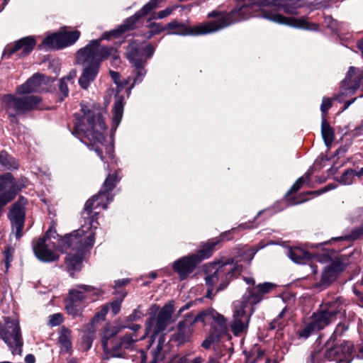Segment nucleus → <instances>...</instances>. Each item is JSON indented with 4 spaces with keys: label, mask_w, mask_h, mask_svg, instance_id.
<instances>
[{
    "label": "nucleus",
    "mask_w": 363,
    "mask_h": 363,
    "mask_svg": "<svg viewBox=\"0 0 363 363\" xmlns=\"http://www.w3.org/2000/svg\"><path fill=\"white\" fill-rule=\"evenodd\" d=\"M94 220L90 221V226L82 225L70 234L60 238L55 224L51 225L44 236L40 238L33 246L36 257L44 262L57 260V251L67 253L65 264L68 271L79 270L86 251L92 247L94 243V233L90 228L94 226Z\"/></svg>",
    "instance_id": "obj_1"
},
{
    "label": "nucleus",
    "mask_w": 363,
    "mask_h": 363,
    "mask_svg": "<svg viewBox=\"0 0 363 363\" xmlns=\"http://www.w3.org/2000/svg\"><path fill=\"white\" fill-rule=\"evenodd\" d=\"M152 20L155 19L151 17L148 18L144 28L138 30L135 34V36L143 37L144 40L140 42L138 40H131L128 42V45L126 47V58L132 67H133V73L135 74L130 88L143 82L147 72L145 66L147 64L148 60L153 56L155 51V47L152 43L143 45L144 43L150 40L155 35L168 30L167 24L164 26L162 23H156L152 21Z\"/></svg>",
    "instance_id": "obj_2"
},
{
    "label": "nucleus",
    "mask_w": 363,
    "mask_h": 363,
    "mask_svg": "<svg viewBox=\"0 0 363 363\" xmlns=\"http://www.w3.org/2000/svg\"><path fill=\"white\" fill-rule=\"evenodd\" d=\"M196 320H202L204 324L211 325L210 332L201 346L206 350L213 346L215 355L222 363H227L233 354V347L225 317L216 310L208 308L200 312Z\"/></svg>",
    "instance_id": "obj_3"
},
{
    "label": "nucleus",
    "mask_w": 363,
    "mask_h": 363,
    "mask_svg": "<svg viewBox=\"0 0 363 363\" xmlns=\"http://www.w3.org/2000/svg\"><path fill=\"white\" fill-rule=\"evenodd\" d=\"M246 8L247 6L237 7L229 12L213 10L208 13L207 17L208 18H217L216 20L194 26H188L184 23L174 20L167 24L168 34L196 36L217 32L243 19V12Z\"/></svg>",
    "instance_id": "obj_4"
},
{
    "label": "nucleus",
    "mask_w": 363,
    "mask_h": 363,
    "mask_svg": "<svg viewBox=\"0 0 363 363\" xmlns=\"http://www.w3.org/2000/svg\"><path fill=\"white\" fill-rule=\"evenodd\" d=\"M111 50L110 48H103L99 55L94 52L91 48L84 47L77 51V63L83 67L78 80L79 85L82 89H87L90 84L96 79L101 62L110 57Z\"/></svg>",
    "instance_id": "obj_5"
},
{
    "label": "nucleus",
    "mask_w": 363,
    "mask_h": 363,
    "mask_svg": "<svg viewBox=\"0 0 363 363\" xmlns=\"http://www.w3.org/2000/svg\"><path fill=\"white\" fill-rule=\"evenodd\" d=\"M82 111L84 113L88 126L84 130L80 128L78 125H75L73 133L86 138L96 155L103 160V150L98 145H103L106 141L104 131L107 127L104 118L99 112L96 113L94 111L84 108H82Z\"/></svg>",
    "instance_id": "obj_6"
},
{
    "label": "nucleus",
    "mask_w": 363,
    "mask_h": 363,
    "mask_svg": "<svg viewBox=\"0 0 363 363\" xmlns=\"http://www.w3.org/2000/svg\"><path fill=\"white\" fill-rule=\"evenodd\" d=\"M241 267L233 263L231 260L218 262L212 264L208 269L205 277L208 286L218 285L217 291L227 287L230 281L241 272Z\"/></svg>",
    "instance_id": "obj_7"
},
{
    "label": "nucleus",
    "mask_w": 363,
    "mask_h": 363,
    "mask_svg": "<svg viewBox=\"0 0 363 363\" xmlns=\"http://www.w3.org/2000/svg\"><path fill=\"white\" fill-rule=\"evenodd\" d=\"M101 294L99 289L89 285L81 284L69 290V299L66 301L65 309L73 318L80 316L83 309L89 302Z\"/></svg>",
    "instance_id": "obj_8"
},
{
    "label": "nucleus",
    "mask_w": 363,
    "mask_h": 363,
    "mask_svg": "<svg viewBox=\"0 0 363 363\" xmlns=\"http://www.w3.org/2000/svg\"><path fill=\"white\" fill-rule=\"evenodd\" d=\"M116 183H104L103 186L100 189L99 192L92 196L91 199H89L84 205V211L82 216L85 220V224L84 225L90 226V221L93 219L94 220V226L90 228V231H93V228L96 229L98 221L96 215L98 212L94 213V216H91L90 214L93 210L98 208L106 209L108 203L111 202L113 199L115 193H113L116 189Z\"/></svg>",
    "instance_id": "obj_9"
},
{
    "label": "nucleus",
    "mask_w": 363,
    "mask_h": 363,
    "mask_svg": "<svg viewBox=\"0 0 363 363\" xmlns=\"http://www.w3.org/2000/svg\"><path fill=\"white\" fill-rule=\"evenodd\" d=\"M353 345L344 341L340 345L325 350H314L310 357V363H350L352 360ZM308 363H309L308 362Z\"/></svg>",
    "instance_id": "obj_10"
},
{
    "label": "nucleus",
    "mask_w": 363,
    "mask_h": 363,
    "mask_svg": "<svg viewBox=\"0 0 363 363\" xmlns=\"http://www.w3.org/2000/svg\"><path fill=\"white\" fill-rule=\"evenodd\" d=\"M42 98L36 95L18 97L14 94H4L1 98L3 107L6 113L26 115L38 108Z\"/></svg>",
    "instance_id": "obj_11"
},
{
    "label": "nucleus",
    "mask_w": 363,
    "mask_h": 363,
    "mask_svg": "<svg viewBox=\"0 0 363 363\" xmlns=\"http://www.w3.org/2000/svg\"><path fill=\"white\" fill-rule=\"evenodd\" d=\"M81 32L78 30L67 31L60 30L45 36L38 45V50H59L74 45L79 38Z\"/></svg>",
    "instance_id": "obj_12"
},
{
    "label": "nucleus",
    "mask_w": 363,
    "mask_h": 363,
    "mask_svg": "<svg viewBox=\"0 0 363 363\" xmlns=\"http://www.w3.org/2000/svg\"><path fill=\"white\" fill-rule=\"evenodd\" d=\"M0 337L13 355H22L23 342L18 320L7 318L4 326L0 327Z\"/></svg>",
    "instance_id": "obj_13"
},
{
    "label": "nucleus",
    "mask_w": 363,
    "mask_h": 363,
    "mask_svg": "<svg viewBox=\"0 0 363 363\" xmlns=\"http://www.w3.org/2000/svg\"><path fill=\"white\" fill-rule=\"evenodd\" d=\"M342 298L336 297L334 301H325V308L313 314L310 321L318 332L332 323L342 310Z\"/></svg>",
    "instance_id": "obj_14"
},
{
    "label": "nucleus",
    "mask_w": 363,
    "mask_h": 363,
    "mask_svg": "<svg viewBox=\"0 0 363 363\" xmlns=\"http://www.w3.org/2000/svg\"><path fill=\"white\" fill-rule=\"evenodd\" d=\"M262 15L265 18L280 24L309 31L319 30V25L318 23L310 22L305 17H285L279 13L276 9H264L262 10Z\"/></svg>",
    "instance_id": "obj_15"
},
{
    "label": "nucleus",
    "mask_w": 363,
    "mask_h": 363,
    "mask_svg": "<svg viewBox=\"0 0 363 363\" xmlns=\"http://www.w3.org/2000/svg\"><path fill=\"white\" fill-rule=\"evenodd\" d=\"M360 86L363 91V67L362 69L350 67L345 79L340 83V93L333 99L340 101L341 96L352 95Z\"/></svg>",
    "instance_id": "obj_16"
},
{
    "label": "nucleus",
    "mask_w": 363,
    "mask_h": 363,
    "mask_svg": "<svg viewBox=\"0 0 363 363\" xmlns=\"http://www.w3.org/2000/svg\"><path fill=\"white\" fill-rule=\"evenodd\" d=\"M28 201L23 196H20L18 199L13 203L11 209L8 213V218L11 225L12 232L15 233L17 239L23 236V229L26 219V206Z\"/></svg>",
    "instance_id": "obj_17"
},
{
    "label": "nucleus",
    "mask_w": 363,
    "mask_h": 363,
    "mask_svg": "<svg viewBox=\"0 0 363 363\" xmlns=\"http://www.w3.org/2000/svg\"><path fill=\"white\" fill-rule=\"evenodd\" d=\"M250 305L248 301L242 298L241 301L235 303V309L233 312V320L230 324L233 333L235 336H238L247 331L250 320V316L253 313L252 306L251 307V313L247 314L245 309Z\"/></svg>",
    "instance_id": "obj_18"
},
{
    "label": "nucleus",
    "mask_w": 363,
    "mask_h": 363,
    "mask_svg": "<svg viewBox=\"0 0 363 363\" xmlns=\"http://www.w3.org/2000/svg\"><path fill=\"white\" fill-rule=\"evenodd\" d=\"M250 305L248 301L242 298L241 301L235 303V309L233 312V320L230 324L233 333L235 336H238L247 331L250 320V316L253 313L252 306L251 307V313L247 314L245 309Z\"/></svg>",
    "instance_id": "obj_19"
},
{
    "label": "nucleus",
    "mask_w": 363,
    "mask_h": 363,
    "mask_svg": "<svg viewBox=\"0 0 363 363\" xmlns=\"http://www.w3.org/2000/svg\"><path fill=\"white\" fill-rule=\"evenodd\" d=\"M138 340L137 335L126 334L119 339L113 341L108 348L104 350V353L109 357L125 358L126 350H133L135 343Z\"/></svg>",
    "instance_id": "obj_20"
},
{
    "label": "nucleus",
    "mask_w": 363,
    "mask_h": 363,
    "mask_svg": "<svg viewBox=\"0 0 363 363\" xmlns=\"http://www.w3.org/2000/svg\"><path fill=\"white\" fill-rule=\"evenodd\" d=\"M302 184L303 183H294L291 189L286 192L285 195V199L289 202V205H297L302 203L308 200L307 196L310 194L318 196L328 191L335 189L337 186L336 184L333 183H330L329 184H328L323 188H321L319 190L313 191H306L304 193H301L298 195H294L301 189Z\"/></svg>",
    "instance_id": "obj_21"
},
{
    "label": "nucleus",
    "mask_w": 363,
    "mask_h": 363,
    "mask_svg": "<svg viewBox=\"0 0 363 363\" xmlns=\"http://www.w3.org/2000/svg\"><path fill=\"white\" fill-rule=\"evenodd\" d=\"M346 267V264L340 259L337 258L326 266L322 273L320 281L315 284L316 287L324 289L333 282L339 273Z\"/></svg>",
    "instance_id": "obj_22"
},
{
    "label": "nucleus",
    "mask_w": 363,
    "mask_h": 363,
    "mask_svg": "<svg viewBox=\"0 0 363 363\" xmlns=\"http://www.w3.org/2000/svg\"><path fill=\"white\" fill-rule=\"evenodd\" d=\"M36 45V40L33 36L23 37L17 40L14 45H9L4 50L3 57L10 58L11 55L19 50H22L19 55L21 57H26L30 54Z\"/></svg>",
    "instance_id": "obj_23"
},
{
    "label": "nucleus",
    "mask_w": 363,
    "mask_h": 363,
    "mask_svg": "<svg viewBox=\"0 0 363 363\" xmlns=\"http://www.w3.org/2000/svg\"><path fill=\"white\" fill-rule=\"evenodd\" d=\"M174 313V307L172 303L165 304L158 313L155 320V324L151 328L152 335L154 337L160 335L166 330L170 323L172 315Z\"/></svg>",
    "instance_id": "obj_24"
},
{
    "label": "nucleus",
    "mask_w": 363,
    "mask_h": 363,
    "mask_svg": "<svg viewBox=\"0 0 363 363\" xmlns=\"http://www.w3.org/2000/svg\"><path fill=\"white\" fill-rule=\"evenodd\" d=\"M274 287L275 284L270 282L259 284L256 288L248 289L242 296L243 300L248 301L251 306L255 305L262 300L263 294L269 292Z\"/></svg>",
    "instance_id": "obj_25"
},
{
    "label": "nucleus",
    "mask_w": 363,
    "mask_h": 363,
    "mask_svg": "<svg viewBox=\"0 0 363 363\" xmlns=\"http://www.w3.org/2000/svg\"><path fill=\"white\" fill-rule=\"evenodd\" d=\"M195 258L196 256L189 255L174 262L173 269L178 273L181 279H184L187 275L191 273L196 268L198 263L195 260Z\"/></svg>",
    "instance_id": "obj_26"
},
{
    "label": "nucleus",
    "mask_w": 363,
    "mask_h": 363,
    "mask_svg": "<svg viewBox=\"0 0 363 363\" xmlns=\"http://www.w3.org/2000/svg\"><path fill=\"white\" fill-rule=\"evenodd\" d=\"M20 190L16 183H0V214L3 208L13 200Z\"/></svg>",
    "instance_id": "obj_27"
},
{
    "label": "nucleus",
    "mask_w": 363,
    "mask_h": 363,
    "mask_svg": "<svg viewBox=\"0 0 363 363\" xmlns=\"http://www.w3.org/2000/svg\"><path fill=\"white\" fill-rule=\"evenodd\" d=\"M198 313L197 315H199ZM196 315L194 320L186 318L180 321L178 324L177 332L174 334L175 339L181 344L189 341L193 331V325L196 322H202V320H196Z\"/></svg>",
    "instance_id": "obj_28"
},
{
    "label": "nucleus",
    "mask_w": 363,
    "mask_h": 363,
    "mask_svg": "<svg viewBox=\"0 0 363 363\" xmlns=\"http://www.w3.org/2000/svg\"><path fill=\"white\" fill-rule=\"evenodd\" d=\"M111 38H112L111 37V35L109 34L108 31L104 32L99 38L91 40L84 48H90L93 50L94 52H96L99 55L103 48H110L112 50L111 51H110V57H112L113 61L118 60L119 56L118 55V50L116 48H115L113 46L101 45V43L102 40H108Z\"/></svg>",
    "instance_id": "obj_29"
},
{
    "label": "nucleus",
    "mask_w": 363,
    "mask_h": 363,
    "mask_svg": "<svg viewBox=\"0 0 363 363\" xmlns=\"http://www.w3.org/2000/svg\"><path fill=\"white\" fill-rule=\"evenodd\" d=\"M42 79H43V74H34L24 84L17 87V91L21 94H27L37 91L42 85Z\"/></svg>",
    "instance_id": "obj_30"
},
{
    "label": "nucleus",
    "mask_w": 363,
    "mask_h": 363,
    "mask_svg": "<svg viewBox=\"0 0 363 363\" xmlns=\"http://www.w3.org/2000/svg\"><path fill=\"white\" fill-rule=\"evenodd\" d=\"M165 343V339L163 335H160L155 337L152 335L151 354L152 359L151 363H159L163 360L164 354L162 350Z\"/></svg>",
    "instance_id": "obj_31"
},
{
    "label": "nucleus",
    "mask_w": 363,
    "mask_h": 363,
    "mask_svg": "<svg viewBox=\"0 0 363 363\" xmlns=\"http://www.w3.org/2000/svg\"><path fill=\"white\" fill-rule=\"evenodd\" d=\"M287 257L294 263L306 264L311 260L312 255L301 247H290L286 252Z\"/></svg>",
    "instance_id": "obj_32"
},
{
    "label": "nucleus",
    "mask_w": 363,
    "mask_h": 363,
    "mask_svg": "<svg viewBox=\"0 0 363 363\" xmlns=\"http://www.w3.org/2000/svg\"><path fill=\"white\" fill-rule=\"evenodd\" d=\"M127 326L125 325L108 326L105 328L101 334V345L103 350L108 348V346L115 340V336Z\"/></svg>",
    "instance_id": "obj_33"
},
{
    "label": "nucleus",
    "mask_w": 363,
    "mask_h": 363,
    "mask_svg": "<svg viewBox=\"0 0 363 363\" xmlns=\"http://www.w3.org/2000/svg\"><path fill=\"white\" fill-rule=\"evenodd\" d=\"M145 16H146L143 14L140 9L133 16L125 18L123 23L119 25L123 33L138 28L143 23L141 20Z\"/></svg>",
    "instance_id": "obj_34"
},
{
    "label": "nucleus",
    "mask_w": 363,
    "mask_h": 363,
    "mask_svg": "<svg viewBox=\"0 0 363 363\" xmlns=\"http://www.w3.org/2000/svg\"><path fill=\"white\" fill-rule=\"evenodd\" d=\"M221 238L219 240H213L207 242L206 243L201 245V249L196 254H192V256H196L195 260L197 263L205 259L209 258L213 252L214 247L221 240Z\"/></svg>",
    "instance_id": "obj_35"
},
{
    "label": "nucleus",
    "mask_w": 363,
    "mask_h": 363,
    "mask_svg": "<svg viewBox=\"0 0 363 363\" xmlns=\"http://www.w3.org/2000/svg\"><path fill=\"white\" fill-rule=\"evenodd\" d=\"M362 235H363V227H359V228H354L351 231L350 234L333 238L330 240H329L328 242L318 243V244H311V245H308V247L310 248H314V247L317 248L319 246H321L326 243H331L333 241H345V240L354 241V240L359 239Z\"/></svg>",
    "instance_id": "obj_36"
},
{
    "label": "nucleus",
    "mask_w": 363,
    "mask_h": 363,
    "mask_svg": "<svg viewBox=\"0 0 363 363\" xmlns=\"http://www.w3.org/2000/svg\"><path fill=\"white\" fill-rule=\"evenodd\" d=\"M125 105V99L123 96H120L114 103L113 108V119H112V130H116L120 124Z\"/></svg>",
    "instance_id": "obj_37"
},
{
    "label": "nucleus",
    "mask_w": 363,
    "mask_h": 363,
    "mask_svg": "<svg viewBox=\"0 0 363 363\" xmlns=\"http://www.w3.org/2000/svg\"><path fill=\"white\" fill-rule=\"evenodd\" d=\"M321 135L326 146H330L335 140V130L327 118H321Z\"/></svg>",
    "instance_id": "obj_38"
},
{
    "label": "nucleus",
    "mask_w": 363,
    "mask_h": 363,
    "mask_svg": "<svg viewBox=\"0 0 363 363\" xmlns=\"http://www.w3.org/2000/svg\"><path fill=\"white\" fill-rule=\"evenodd\" d=\"M18 161L6 150L0 151V169H16L18 168Z\"/></svg>",
    "instance_id": "obj_39"
},
{
    "label": "nucleus",
    "mask_w": 363,
    "mask_h": 363,
    "mask_svg": "<svg viewBox=\"0 0 363 363\" xmlns=\"http://www.w3.org/2000/svg\"><path fill=\"white\" fill-rule=\"evenodd\" d=\"M257 4L259 6H273L275 7H277L278 4H280V0H257L256 2H254L252 4H242L241 6H237L235 8L237 7H241L243 6H247V8L245 9L244 13V18L242 19V21L245 20L247 17V15L250 13V10L252 9L253 5ZM241 21V20L240 21Z\"/></svg>",
    "instance_id": "obj_40"
},
{
    "label": "nucleus",
    "mask_w": 363,
    "mask_h": 363,
    "mask_svg": "<svg viewBox=\"0 0 363 363\" xmlns=\"http://www.w3.org/2000/svg\"><path fill=\"white\" fill-rule=\"evenodd\" d=\"M58 342L60 345L62 352H70L72 351L70 331L68 329L64 328L61 330Z\"/></svg>",
    "instance_id": "obj_41"
},
{
    "label": "nucleus",
    "mask_w": 363,
    "mask_h": 363,
    "mask_svg": "<svg viewBox=\"0 0 363 363\" xmlns=\"http://www.w3.org/2000/svg\"><path fill=\"white\" fill-rule=\"evenodd\" d=\"M286 311V308H284L281 311V312L279 313L278 316L276 318H274L272 322H270V330H276L279 333L285 328V326L287 325V320L284 317V313Z\"/></svg>",
    "instance_id": "obj_42"
},
{
    "label": "nucleus",
    "mask_w": 363,
    "mask_h": 363,
    "mask_svg": "<svg viewBox=\"0 0 363 363\" xmlns=\"http://www.w3.org/2000/svg\"><path fill=\"white\" fill-rule=\"evenodd\" d=\"M67 82L60 79L58 84V89L55 93L56 102L62 103L69 96V88Z\"/></svg>",
    "instance_id": "obj_43"
},
{
    "label": "nucleus",
    "mask_w": 363,
    "mask_h": 363,
    "mask_svg": "<svg viewBox=\"0 0 363 363\" xmlns=\"http://www.w3.org/2000/svg\"><path fill=\"white\" fill-rule=\"evenodd\" d=\"M362 176H363V167L358 172L354 169H349L345 171L340 179H337L336 182H352L355 177H357L358 179H360Z\"/></svg>",
    "instance_id": "obj_44"
},
{
    "label": "nucleus",
    "mask_w": 363,
    "mask_h": 363,
    "mask_svg": "<svg viewBox=\"0 0 363 363\" xmlns=\"http://www.w3.org/2000/svg\"><path fill=\"white\" fill-rule=\"evenodd\" d=\"M318 331L315 329V327L313 325L311 322L309 320L306 323L301 329L298 330L297 334L299 338H303L306 340L313 334L317 333Z\"/></svg>",
    "instance_id": "obj_45"
},
{
    "label": "nucleus",
    "mask_w": 363,
    "mask_h": 363,
    "mask_svg": "<svg viewBox=\"0 0 363 363\" xmlns=\"http://www.w3.org/2000/svg\"><path fill=\"white\" fill-rule=\"evenodd\" d=\"M119 296L117 297L116 300L108 303L109 308H111V312L113 315H116L121 310V303L126 296L125 292H119Z\"/></svg>",
    "instance_id": "obj_46"
},
{
    "label": "nucleus",
    "mask_w": 363,
    "mask_h": 363,
    "mask_svg": "<svg viewBox=\"0 0 363 363\" xmlns=\"http://www.w3.org/2000/svg\"><path fill=\"white\" fill-rule=\"evenodd\" d=\"M332 99L326 96L323 97L322 103L320 105L321 118H326V116L328 114V111L332 107Z\"/></svg>",
    "instance_id": "obj_47"
},
{
    "label": "nucleus",
    "mask_w": 363,
    "mask_h": 363,
    "mask_svg": "<svg viewBox=\"0 0 363 363\" xmlns=\"http://www.w3.org/2000/svg\"><path fill=\"white\" fill-rule=\"evenodd\" d=\"M245 363H269V360L264 352H259L255 357L253 355L248 357Z\"/></svg>",
    "instance_id": "obj_48"
},
{
    "label": "nucleus",
    "mask_w": 363,
    "mask_h": 363,
    "mask_svg": "<svg viewBox=\"0 0 363 363\" xmlns=\"http://www.w3.org/2000/svg\"><path fill=\"white\" fill-rule=\"evenodd\" d=\"M176 9V6L173 7H167L165 9L160 11L157 13L151 15V18L154 19H162L167 16H169L173 11Z\"/></svg>",
    "instance_id": "obj_49"
},
{
    "label": "nucleus",
    "mask_w": 363,
    "mask_h": 363,
    "mask_svg": "<svg viewBox=\"0 0 363 363\" xmlns=\"http://www.w3.org/2000/svg\"><path fill=\"white\" fill-rule=\"evenodd\" d=\"M348 330V325L345 323H339L337 325L335 330H334L333 335H331L330 340L335 341V340L338 337L341 336L345 332Z\"/></svg>",
    "instance_id": "obj_50"
},
{
    "label": "nucleus",
    "mask_w": 363,
    "mask_h": 363,
    "mask_svg": "<svg viewBox=\"0 0 363 363\" xmlns=\"http://www.w3.org/2000/svg\"><path fill=\"white\" fill-rule=\"evenodd\" d=\"M140 308L141 306H138L130 315L126 317V320L131 322L141 319L144 316V313Z\"/></svg>",
    "instance_id": "obj_51"
},
{
    "label": "nucleus",
    "mask_w": 363,
    "mask_h": 363,
    "mask_svg": "<svg viewBox=\"0 0 363 363\" xmlns=\"http://www.w3.org/2000/svg\"><path fill=\"white\" fill-rule=\"evenodd\" d=\"M95 335L94 331H89L87 334H85L82 337V342L85 346L86 350L90 349L92 345L93 340L94 339Z\"/></svg>",
    "instance_id": "obj_52"
},
{
    "label": "nucleus",
    "mask_w": 363,
    "mask_h": 363,
    "mask_svg": "<svg viewBox=\"0 0 363 363\" xmlns=\"http://www.w3.org/2000/svg\"><path fill=\"white\" fill-rule=\"evenodd\" d=\"M284 208H285V206L283 205V203L281 201H277V203H274V205L272 207L267 208L266 209L259 211L257 213L256 218L259 217L260 215H262L265 211H269L273 210L272 213H274L282 211Z\"/></svg>",
    "instance_id": "obj_53"
},
{
    "label": "nucleus",
    "mask_w": 363,
    "mask_h": 363,
    "mask_svg": "<svg viewBox=\"0 0 363 363\" xmlns=\"http://www.w3.org/2000/svg\"><path fill=\"white\" fill-rule=\"evenodd\" d=\"M108 311H109L108 304H105V305L102 306L100 311L95 314L94 320L99 321V320H104L105 316L108 313Z\"/></svg>",
    "instance_id": "obj_54"
},
{
    "label": "nucleus",
    "mask_w": 363,
    "mask_h": 363,
    "mask_svg": "<svg viewBox=\"0 0 363 363\" xmlns=\"http://www.w3.org/2000/svg\"><path fill=\"white\" fill-rule=\"evenodd\" d=\"M252 228V223H241L240 224L238 228H232L229 231H227L223 234L220 235V237H221V239L224 240L225 238V237L229 234L231 232L233 233V232H235L238 230H245V229H248V228Z\"/></svg>",
    "instance_id": "obj_55"
},
{
    "label": "nucleus",
    "mask_w": 363,
    "mask_h": 363,
    "mask_svg": "<svg viewBox=\"0 0 363 363\" xmlns=\"http://www.w3.org/2000/svg\"><path fill=\"white\" fill-rule=\"evenodd\" d=\"M62 315L60 313H55L49 317V324L51 326H57L62 323Z\"/></svg>",
    "instance_id": "obj_56"
},
{
    "label": "nucleus",
    "mask_w": 363,
    "mask_h": 363,
    "mask_svg": "<svg viewBox=\"0 0 363 363\" xmlns=\"http://www.w3.org/2000/svg\"><path fill=\"white\" fill-rule=\"evenodd\" d=\"M278 9H282L285 13L293 14L295 13L296 8L294 6H291L289 4L286 3H282V1L280 0V4L277 5Z\"/></svg>",
    "instance_id": "obj_57"
},
{
    "label": "nucleus",
    "mask_w": 363,
    "mask_h": 363,
    "mask_svg": "<svg viewBox=\"0 0 363 363\" xmlns=\"http://www.w3.org/2000/svg\"><path fill=\"white\" fill-rule=\"evenodd\" d=\"M351 145V143L345 144L344 145L340 146L335 153V156H337L338 157H344L345 153L348 151Z\"/></svg>",
    "instance_id": "obj_58"
},
{
    "label": "nucleus",
    "mask_w": 363,
    "mask_h": 363,
    "mask_svg": "<svg viewBox=\"0 0 363 363\" xmlns=\"http://www.w3.org/2000/svg\"><path fill=\"white\" fill-rule=\"evenodd\" d=\"M120 173V170H116L113 174H108L104 182H119L121 179V177L119 175Z\"/></svg>",
    "instance_id": "obj_59"
},
{
    "label": "nucleus",
    "mask_w": 363,
    "mask_h": 363,
    "mask_svg": "<svg viewBox=\"0 0 363 363\" xmlns=\"http://www.w3.org/2000/svg\"><path fill=\"white\" fill-rule=\"evenodd\" d=\"M76 76H77V71L75 69H72V70H70V72L68 73L67 75L63 77L61 79H65V82H66L67 83L69 82L71 84H73L74 79L75 78Z\"/></svg>",
    "instance_id": "obj_60"
},
{
    "label": "nucleus",
    "mask_w": 363,
    "mask_h": 363,
    "mask_svg": "<svg viewBox=\"0 0 363 363\" xmlns=\"http://www.w3.org/2000/svg\"><path fill=\"white\" fill-rule=\"evenodd\" d=\"M108 33L112 38H118L124 34L120 26L113 30H109Z\"/></svg>",
    "instance_id": "obj_61"
},
{
    "label": "nucleus",
    "mask_w": 363,
    "mask_h": 363,
    "mask_svg": "<svg viewBox=\"0 0 363 363\" xmlns=\"http://www.w3.org/2000/svg\"><path fill=\"white\" fill-rule=\"evenodd\" d=\"M4 260H13V249L11 246H7L4 250Z\"/></svg>",
    "instance_id": "obj_62"
},
{
    "label": "nucleus",
    "mask_w": 363,
    "mask_h": 363,
    "mask_svg": "<svg viewBox=\"0 0 363 363\" xmlns=\"http://www.w3.org/2000/svg\"><path fill=\"white\" fill-rule=\"evenodd\" d=\"M0 182H16L13 174L10 172H6L0 174Z\"/></svg>",
    "instance_id": "obj_63"
},
{
    "label": "nucleus",
    "mask_w": 363,
    "mask_h": 363,
    "mask_svg": "<svg viewBox=\"0 0 363 363\" xmlns=\"http://www.w3.org/2000/svg\"><path fill=\"white\" fill-rule=\"evenodd\" d=\"M203 359L200 357H197L194 358L192 360H189L186 358H181L176 363H202Z\"/></svg>",
    "instance_id": "obj_64"
}]
</instances>
